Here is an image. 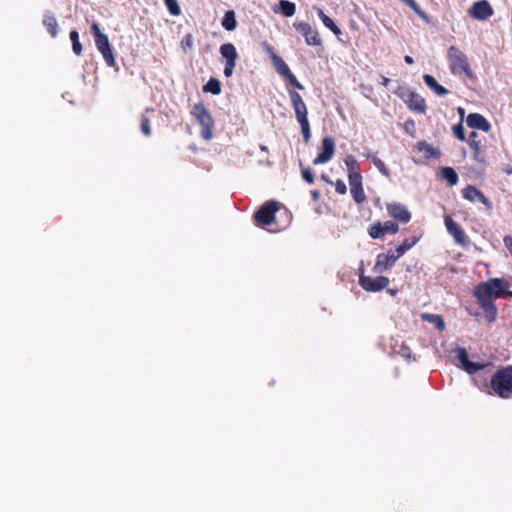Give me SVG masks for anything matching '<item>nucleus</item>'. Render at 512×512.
<instances>
[{
	"mask_svg": "<svg viewBox=\"0 0 512 512\" xmlns=\"http://www.w3.org/2000/svg\"><path fill=\"white\" fill-rule=\"evenodd\" d=\"M466 123L470 128L479 129L484 132H488L491 129L488 120L479 113H470L466 118Z\"/></svg>",
	"mask_w": 512,
	"mask_h": 512,
	"instance_id": "20",
	"label": "nucleus"
},
{
	"mask_svg": "<svg viewBox=\"0 0 512 512\" xmlns=\"http://www.w3.org/2000/svg\"><path fill=\"white\" fill-rule=\"evenodd\" d=\"M404 60H405V62H406L407 64H409V65L413 64V62H414L413 58H412L411 56H409V55H406V56L404 57Z\"/></svg>",
	"mask_w": 512,
	"mask_h": 512,
	"instance_id": "53",
	"label": "nucleus"
},
{
	"mask_svg": "<svg viewBox=\"0 0 512 512\" xmlns=\"http://www.w3.org/2000/svg\"><path fill=\"white\" fill-rule=\"evenodd\" d=\"M404 130L413 136L415 132V121L413 119L406 120L404 122Z\"/></svg>",
	"mask_w": 512,
	"mask_h": 512,
	"instance_id": "47",
	"label": "nucleus"
},
{
	"mask_svg": "<svg viewBox=\"0 0 512 512\" xmlns=\"http://www.w3.org/2000/svg\"><path fill=\"white\" fill-rule=\"evenodd\" d=\"M335 153V140L326 136L322 139V151L314 158L313 164L319 165L327 163L332 159Z\"/></svg>",
	"mask_w": 512,
	"mask_h": 512,
	"instance_id": "14",
	"label": "nucleus"
},
{
	"mask_svg": "<svg viewBox=\"0 0 512 512\" xmlns=\"http://www.w3.org/2000/svg\"><path fill=\"white\" fill-rule=\"evenodd\" d=\"M272 63L277 73L280 74L281 76L284 77L287 74H290V68L280 56H274Z\"/></svg>",
	"mask_w": 512,
	"mask_h": 512,
	"instance_id": "31",
	"label": "nucleus"
},
{
	"mask_svg": "<svg viewBox=\"0 0 512 512\" xmlns=\"http://www.w3.org/2000/svg\"><path fill=\"white\" fill-rule=\"evenodd\" d=\"M462 196L464 199L470 202H481L482 204L485 205V207L488 210L492 209V202L482 193V191H480L473 185H467L466 187H464L462 189Z\"/></svg>",
	"mask_w": 512,
	"mask_h": 512,
	"instance_id": "16",
	"label": "nucleus"
},
{
	"mask_svg": "<svg viewBox=\"0 0 512 512\" xmlns=\"http://www.w3.org/2000/svg\"><path fill=\"white\" fill-rule=\"evenodd\" d=\"M502 171L505 173V174H508V175H512V167L511 166H506L502 169Z\"/></svg>",
	"mask_w": 512,
	"mask_h": 512,
	"instance_id": "52",
	"label": "nucleus"
},
{
	"mask_svg": "<svg viewBox=\"0 0 512 512\" xmlns=\"http://www.w3.org/2000/svg\"><path fill=\"white\" fill-rule=\"evenodd\" d=\"M415 149H416V151L424 154L423 155L424 160H429L432 158H440V156H441V151L439 148L434 147L433 145L429 144L428 142H426L424 140L417 142V144L415 145Z\"/></svg>",
	"mask_w": 512,
	"mask_h": 512,
	"instance_id": "22",
	"label": "nucleus"
},
{
	"mask_svg": "<svg viewBox=\"0 0 512 512\" xmlns=\"http://www.w3.org/2000/svg\"><path fill=\"white\" fill-rule=\"evenodd\" d=\"M407 249L402 245L400 244L397 248H396V254L395 256H398V259L404 255L406 253Z\"/></svg>",
	"mask_w": 512,
	"mask_h": 512,
	"instance_id": "49",
	"label": "nucleus"
},
{
	"mask_svg": "<svg viewBox=\"0 0 512 512\" xmlns=\"http://www.w3.org/2000/svg\"><path fill=\"white\" fill-rule=\"evenodd\" d=\"M397 260L398 256H395L394 252L389 251L388 253H380L377 255L373 271L376 273H383L390 269Z\"/></svg>",
	"mask_w": 512,
	"mask_h": 512,
	"instance_id": "19",
	"label": "nucleus"
},
{
	"mask_svg": "<svg viewBox=\"0 0 512 512\" xmlns=\"http://www.w3.org/2000/svg\"><path fill=\"white\" fill-rule=\"evenodd\" d=\"M391 295H395L396 294V291L395 290H389L388 291Z\"/></svg>",
	"mask_w": 512,
	"mask_h": 512,
	"instance_id": "54",
	"label": "nucleus"
},
{
	"mask_svg": "<svg viewBox=\"0 0 512 512\" xmlns=\"http://www.w3.org/2000/svg\"><path fill=\"white\" fill-rule=\"evenodd\" d=\"M486 367L482 370H478L474 374L473 381L474 384L483 392L494 395L493 392V386H492V380H493V373H489V371L486 370Z\"/></svg>",
	"mask_w": 512,
	"mask_h": 512,
	"instance_id": "13",
	"label": "nucleus"
},
{
	"mask_svg": "<svg viewBox=\"0 0 512 512\" xmlns=\"http://www.w3.org/2000/svg\"><path fill=\"white\" fill-rule=\"evenodd\" d=\"M164 2L171 15L179 16L181 14V9L177 0H164Z\"/></svg>",
	"mask_w": 512,
	"mask_h": 512,
	"instance_id": "37",
	"label": "nucleus"
},
{
	"mask_svg": "<svg viewBox=\"0 0 512 512\" xmlns=\"http://www.w3.org/2000/svg\"><path fill=\"white\" fill-rule=\"evenodd\" d=\"M91 33L93 34L95 45L97 49L103 55L106 64L109 67H114L116 64L113 49L110 45L108 36L101 32L100 26L97 22H93L91 25Z\"/></svg>",
	"mask_w": 512,
	"mask_h": 512,
	"instance_id": "6",
	"label": "nucleus"
},
{
	"mask_svg": "<svg viewBox=\"0 0 512 512\" xmlns=\"http://www.w3.org/2000/svg\"><path fill=\"white\" fill-rule=\"evenodd\" d=\"M262 48L268 54V56L270 57L271 61H273V57L274 56H278L276 54V52H275L274 47L272 45H270L269 43L263 42L262 43Z\"/></svg>",
	"mask_w": 512,
	"mask_h": 512,
	"instance_id": "46",
	"label": "nucleus"
},
{
	"mask_svg": "<svg viewBox=\"0 0 512 512\" xmlns=\"http://www.w3.org/2000/svg\"><path fill=\"white\" fill-rule=\"evenodd\" d=\"M445 226L448 233L454 238L455 242L465 247L469 243V237L466 235L464 229L456 223L451 216H445Z\"/></svg>",
	"mask_w": 512,
	"mask_h": 512,
	"instance_id": "12",
	"label": "nucleus"
},
{
	"mask_svg": "<svg viewBox=\"0 0 512 512\" xmlns=\"http://www.w3.org/2000/svg\"><path fill=\"white\" fill-rule=\"evenodd\" d=\"M220 54L225 59L224 75L230 77L236 66L238 54L232 43H224L220 46Z\"/></svg>",
	"mask_w": 512,
	"mask_h": 512,
	"instance_id": "10",
	"label": "nucleus"
},
{
	"mask_svg": "<svg viewBox=\"0 0 512 512\" xmlns=\"http://www.w3.org/2000/svg\"><path fill=\"white\" fill-rule=\"evenodd\" d=\"M423 81L438 96H445L449 93L448 89L440 85L432 75H423Z\"/></svg>",
	"mask_w": 512,
	"mask_h": 512,
	"instance_id": "25",
	"label": "nucleus"
},
{
	"mask_svg": "<svg viewBox=\"0 0 512 512\" xmlns=\"http://www.w3.org/2000/svg\"><path fill=\"white\" fill-rule=\"evenodd\" d=\"M507 283L499 278L489 279L482 282L474 288V296L484 311L485 317L489 322L495 321L497 317V307L493 297L502 298L505 296Z\"/></svg>",
	"mask_w": 512,
	"mask_h": 512,
	"instance_id": "1",
	"label": "nucleus"
},
{
	"mask_svg": "<svg viewBox=\"0 0 512 512\" xmlns=\"http://www.w3.org/2000/svg\"><path fill=\"white\" fill-rule=\"evenodd\" d=\"M279 209L276 201H268L263 204L254 214V223L256 226L264 228L275 221V214Z\"/></svg>",
	"mask_w": 512,
	"mask_h": 512,
	"instance_id": "7",
	"label": "nucleus"
},
{
	"mask_svg": "<svg viewBox=\"0 0 512 512\" xmlns=\"http://www.w3.org/2000/svg\"><path fill=\"white\" fill-rule=\"evenodd\" d=\"M441 176L450 186L456 185L459 180L458 174L452 167H443L441 169Z\"/></svg>",
	"mask_w": 512,
	"mask_h": 512,
	"instance_id": "30",
	"label": "nucleus"
},
{
	"mask_svg": "<svg viewBox=\"0 0 512 512\" xmlns=\"http://www.w3.org/2000/svg\"><path fill=\"white\" fill-rule=\"evenodd\" d=\"M222 26L227 31H233L237 27V21L235 17V12L233 10H229L224 14L222 19Z\"/></svg>",
	"mask_w": 512,
	"mask_h": 512,
	"instance_id": "28",
	"label": "nucleus"
},
{
	"mask_svg": "<svg viewBox=\"0 0 512 512\" xmlns=\"http://www.w3.org/2000/svg\"><path fill=\"white\" fill-rule=\"evenodd\" d=\"M180 46L184 52H187L192 49L193 47V36L192 34L188 33L186 34L180 42Z\"/></svg>",
	"mask_w": 512,
	"mask_h": 512,
	"instance_id": "39",
	"label": "nucleus"
},
{
	"mask_svg": "<svg viewBox=\"0 0 512 512\" xmlns=\"http://www.w3.org/2000/svg\"><path fill=\"white\" fill-rule=\"evenodd\" d=\"M421 319L434 324L439 331H443L445 329L444 320L442 316L438 314L423 313L421 315Z\"/></svg>",
	"mask_w": 512,
	"mask_h": 512,
	"instance_id": "27",
	"label": "nucleus"
},
{
	"mask_svg": "<svg viewBox=\"0 0 512 512\" xmlns=\"http://www.w3.org/2000/svg\"><path fill=\"white\" fill-rule=\"evenodd\" d=\"M317 14L321 19L325 27L330 29L336 36H339L342 32L341 29L335 24V22L327 16L321 8H317Z\"/></svg>",
	"mask_w": 512,
	"mask_h": 512,
	"instance_id": "26",
	"label": "nucleus"
},
{
	"mask_svg": "<svg viewBox=\"0 0 512 512\" xmlns=\"http://www.w3.org/2000/svg\"><path fill=\"white\" fill-rule=\"evenodd\" d=\"M390 283L386 276H377L375 278L366 276L362 273L359 275V285L367 292H379L385 289Z\"/></svg>",
	"mask_w": 512,
	"mask_h": 512,
	"instance_id": "9",
	"label": "nucleus"
},
{
	"mask_svg": "<svg viewBox=\"0 0 512 512\" xmlns=\"http://www.w3.org/2000/svg\"><path fill=\"white\" fill-rule=\"evenodd\" d=\"M191 114L201 126V137L207 141L211 140L213 138L214 120L209 110L202 102H199L193 105Z\"/></svg>",
	"mask_w": 512,
	"mask_h": 512,
	"instance_id": "5",
	"label": "nucleus"
},
{
	"mask_svg": "<svg viewBox=\"0 0 512 512\" xmlns=\"http://www.w3.org/2000/svg\"><path fill=\"white\" fill-rule=\"evenodd\" d=\"M140 128H141L142 133L145 136H147V137L151 136L152 131H151L150 119L145 114H142V116H141Z\"/></svg>",
	"mask_w": 512,
	"mask_h": 512,
	"instance_id": "38",
	"label": "nucleus"
},
{
	"mask_svg": "<svg viewBox=\"0 0 512 512\" xmlns=\"http://www.w3.org/2000/svg\"><path fill=\"white\" fill-rule=\"evenodd\" d=\"M284 77L289 82V84L292 85L293 87H295V88H297L299 90H303L304 89V86L298 81V79L296 78V76L292 72H290V74H287Z\"/></svg>",
	"mask_w": 512,
	"mask_h": 512,
	"instance_id": "42",
	"label": "nucleus"
},
{
	"mask_svg": "<svg viewBox=\"0 0 512 512\" xmlns=\"http://www.w3.org/2000/svg\"><path fill=\"white\" fill-rule=\"evenodd\" d=\"M289 97L292 104V107L295 111L296 119L301 126V132L304 138V141L307 143L311 138V130L310 124L308 121V110L307 106L304 103L301 95L294 91L289 90Z\"/></svg>",
	"mask_w": 512,
	"mask_h": 512,
	"instance_id": "4",
	"label": "nucleus"
},
{
	"mask_svg": "<svg viewBox=\"0 0 512 512\" xmlns=\"http://www.w3.org/2000/svg\"><path fill=\"white\" fill-rule=\"evenodd\" d=\"M369 236L373 239H381L384 237L385 233L383 230L382 223L378 222L372 225L368 230Z\"/></svg>",
	"mask_w": 512,
	"mask_h": 512,
	"instance_id": "36",
	"label": "nucleus"
},
{
	"mask_svg": "<svg viewBox=\"0 0 512 512\" xmlns=\"http://www.w3.org/2000/svg\"><path fill=\"white\" fill-rule=\"evenodd\" d=\"M302 178L309 184L314 183V174L310 168L301 167Z\"/></svg>",
	"mask_w": 512,
	"mask_h": 512,
	"instance_id": "43",
	"label": "nucleus"
},
{
	"mask_svg": "<svg viewBox=\"0 0 512 512\" xmlns=\"http://www.w3.org/2000/svg\"><path fill=\"white\" fill-rule=\"evenodd\" d=\"M296 31H298L305 39V42L309 46H321L322 39L319 35V32L314 29L307 22H295L293 24Z\"/></svg>",
	"mask_w": 512,
	"mask_h": 512,
	"instance_id": "11",
	"label": "nucleus"
},
{
	"mask_svg": "<svg viewBox=\"0 0 512 512\" xmlns=\"http://www.w3.org/2000/svg\"><path fill=\"white\" fill-rule=\"evenodd\" d=\"M43 24L52 37L57 36L58 23L53 15H46L43 20Z\"/></svg>",
	"mask_w": 512,
	"mask_h": 512,
	"instance_id": "32",
	"label": "nucleus"
},
{
	"mask_svg": "<svg viewBox=\"0 0 512 512\" xmlns=\"http://www.w3.org/2000/svg\"><path fill=\"white\" fill-rule=\"evenodd\" d=\"M386 209L389 216L401 223H408L411 220L410 211L399 202L388 203Z\"/></svg>",
	"mask_w": 512,
	"mask_h": 512,
	"instance_id": "17",
	"label": "nucleus"
},
{
	"mask_svg": "<svg viewBox=\"0 0 512 512\" xmlns=\"http://www.w3.org/2000/svg\"><path fill=\"white\" fill-rule=\"evenodd\" d=\"M146 112H153V109H146Z\"/></svg>",
	"mask_w": 512,
	"mask_h": 512,
	"instance_id": "56",
	"label": "nucleus"
},
{
	"mask_svg": "<svg viewBox=\"0 0 512 512\" xmlns=\"http://www.w3.org/2000/svg\"><path fill=\"white\" fill-rule=\"evenodd\" d=\"M384 233L396 234L399 231V226L396 222L386 221L382 224Z\"/></svg>",
	"mask_w": 512,
	"mask_h": 512,
	"instance_id": "40",
	"label": "nucleus"
},
{
	"mask_svg": "<svg viewBox=\"0 0 512 512\" xmlns=\"http://www.w3.org/2000/svg\"><path fill=\"white\" fill-rule=\"evenodd\" d=\"M505 295L512 297V292H505Z\"/></svg>",
	"mask_w": 512,
	"mask_h": 512,
	"instance_id": "55",
	"label": "nucleus"
},
{
	"mask_svg": "<svg viewBox=\"0 0 512 512\" xmlns=\"http://www.w3.org/2000/svg\"><path fill=\"white\" fill-rule=\"evenodd\" d=\"M421 238V235H418V236H413L411 238H406L403 242H402V245L407 249V251L409 249H411L414 245L417 244V242L420 240Z\"/></svg>",
	"mask_w": 512,
	"mask_h": 512,
	"instance_id": "44",
	"label": "nucleus"
},
{
	"mask_svg": "<svg viewBox=\"0 0 512 512\" xmlns=\"http://www.w3.org/2000/svg\"><path fill=\"white\" fill-rule=\"evenodd\" d=\"M453 130V134L454 136L460 140V141H465L466 140V136H465V131H464V127L462 126L461 123H458L456 125L453 126L452 128Z\"/></svg>",
	"mask_w": 512,
	"mask_h": 512,
	"instance_id": "41",
	"label": "nucleus"
},
{
	"mask_svg": "<svg viewBox=\"0 0 512 512\" xmlns=\"http://www.w3.org/2000/svg\"><path fill=\"white\" fill-rule=\"evenodd\" d=\"M396 94L401 98L411 111L417 113L426 112L425 99L414 91L407 88H400Z\"/></svg>",
	"mask_w": 512,
	"mask_h": 512,
	"instance_id": "8",
	"label": "nucleus"
},
{
	"mask_svg": "<svg viewBox=\"0 0 512 512\" xmlns=\"http://www.w3.org/2000/svg\"><path fill=\"white\" fill-rule=\"evenodd\" d=\"M456 359L458 360L460 366L469 374L476 373L478 370H482L486 367L485 364L471 362L465 348L457 349Z\"/></svg>",
	"mask_w": 512,
	"mask_h": 512,
	"instance_id": "18",
	"label": "nucleus"
},
{
	"mask_svg": "<svg viewBox=\"0 0 512 512\" xmlns=\"http://www.w3.org/2000/svg\"><path fill=\"white\" fill-rule=\"evenodd\" d=\"M449 68L453 75L464 74L471 80H476V75L471 69L467 55L457 46H450L447 51Z\"/></svg>",
	"mask_w": 512,
	"mask_h": 512,
	"instance_id": "2",
	"label": "nucleus"
},
{
	"mask_svg": "<svg viewBox=\"0 0 512 512\" xmlns=\"http://www.w3.org/2000/svg\"><path fill=\"white\" fill-rule=\"evenodd\" d=\"M311 195L314 200H318L320 197V192L318 190H313V191H311Z\"/></svg>",
	"mask_w": 512,
	"mask_h": 512,
	"instance_id": "51",
	"label": "nucleus"
},
{
	"mask_svg": "<svg viewBox=\"0 0 512 512\" xmlns=\"http://www.w3.org/2000/svg\"><path fill=\"white\" fill-rule=\"evenodd\" d=\"M470 16L477 20H487L494 14V10L487 0L476 1L469 10Z\"/></svg>",
	"mask_w": 512,
	"mask_h": 512,
	"instance_id": "15",
	"label": "nucleus"
},
{
	"mask_svg": "<svg viewBox=\"0 0 512 512\" xmlns=\"http://www.w3.org/2000/svg\"><path fill=\"white\" fill-rule=\"evenodd\" d=\"M334 186H335V190L338 194L344 195L347 193V186L343 180H341V179L336 180L334 183Z\"/></svg>",
	"mask_w": 512,
	"mask_h": 512,
	"instance_id": "45",
	"label": "nucleus"
},
{
	"mask_svg": "<svg viewBox=\"0 0 512 512\" xmlns=\"http://www.w3.org/2000/svg\"><path fill=\"white\" fill-rule=\"evenodd\" d=\"M405 2L410 8H412L415 12L420 13L419 5L415 0H402Z\"/></svg>",
	"mask_w": 512,
	"mask_h": 512,
	"instance_id": "48",
	"label": "nucleus"
},
{
	"mask_svg": "<svg viewBox=\"0 0 512 512\" xmlns=\"http://www.w3.org/2000/svg\"><path fill=\"white\" fill-rule=\"evenodd\" d=\"M70 39H71V42H72V49H73V52L79 56L82 54V45L80 43V40H79V34L76 30H73L70 32Z\"/></svg>",
	"mask_w": 512,
	"mask_h": 512,
	"instance_id": "35",
	"label": "nucleus"
},
{
	"mask_svg": "<svg viewBox=\"0 0 512 512\" xmlns=\"http://www.w3.org/2000/svg\"><path fill=\"white\" fill-rule=\"evenodd\" d=\"M365 156L367 159L372 161V163L375 165V167L379 170V172L382 175H384L386 177L390 176V170L388 169L386 164L380 158H378L376 155L371 154V153H368Z\"/></svg>",
	"mask_w": 512,
	"mask_h": 512,
	"instance_id": "29",
	"label": "nucleus"
},
{
	"mask_svg": "<svg viewBox=\"0 0 512 512\" xmlns=\"http://www.w3.org/2000/svg\"><path fill=\"white\" fill-rule=\"evenodd\" d=\"M494 395L502 399L512 398V365L502 367L493 373Z\"/></svg>",
	"mask_w": 512,
	"mask_h": 512,
	"instance_id": "3",
	"label": "nucleus"
},
{
	"mask_svg": "<svg viewBox=\"0 0 512 512\" xmlns=\"http://www.w3.org/2000/svg\"><path fill=\"white\" fill-rule=\"evenodd\" d=\"M204 92H210L214 95L221 93V83L217 78H210L208 82L203 86Z\"/></svg>",
	"mask_w": 512,
	"mask_h": 512,
	"instance_id": "33",
	"label": "nucleus"
},
{
	"mask_svg": "<svg viewBox=\"0 0 512 512\" xmlns=\"http://www.w3.org/2000/svg\"><path fill=\"white\" fill-rule=\"evenodd\" d=\"M279 6H280L282 15L285 17H292L296 12L295 4L288 0H280Z\"/></svg>",
	"mask_w": 512,
	"mask_h": 512,
	"instance_id": "34",
	"label": "nucleus"
},
{
	"mask_svg": "<svg viewBox=\"0 0 512 512\" xmlns=\"http://www.w3.org/2000/svg\"><path fill=\"white\" fill-rule=\"evenodd\" d=\"M350 192L357 204H361L366 200V195L362 185V179L349 180Z\"/></svg>",
	"mask_w": 512,
	"mask_h": 512,
	"instance_id": "24",
	"label": "nucleus"
},
{
	"mask_svg": "<svg viewBox=\"0 0 512 512\" xmlns=\"http://www.w3.org/2000/svg\"><path fill=\"white\" fill-rule=\"evenodd\" d=\"M344 162L348 171V180L362 179L359 163L353 155H348Z\"/></svg>",
	"mask_w": 512,
	"mask_h": 512,
	"instance_id": "23",
	"label": "nucleus"
},
{
	"mask_svg": "<svg viewBox=\"0 0 512 512\" xmlns=\"http://www.w3.org/2000/svg\"><path fill=\"white\" fill-rule=\"evenodd\" d=\"M389 83H390V79L389 78H387L386 76H381V84L383 86H388Z\"/></svg>",
	"mask_w": 512,
	"mask_h": 512,
	"instance_id": "50",
	"label": "nucleus"
},
{
	"mask_svg": "<svg viewBox=\"0 0 512 512\" xmlns=\"http://www.w3.org/2000/svg\"><path fill=\"white\" fill-rule=\"evenodd\" d=\"M479 135L477 132L472 131L467 139V142L473 152V158L477 162H484V156L482 154V143L481 140L478 139Z\"/></svg>",
	"mask_w": 512,
	"mask_h": 512,
	"instance_id": "21",
	"label": "nucleus"
}]
</instances>
